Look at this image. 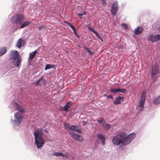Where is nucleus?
I'll use <instances>...</instances> for the list:
<instances>
[{
	"mask_svg": "<svg viewBox=\"0 0 160 160\" xmlns=\"http://www.w3.org/2000/svg\"><path fill=\"white\" fill-rule=\"evenodd\" d=\"M135 136V133L132 132L126 136V134L124 132L114 136L112 142L115 146L121 145L125 146L129 144Z\"/></svg>",
	"mask_w": 160,
	"mask_h": 160,
	"instance_id": "obj_1",
	"label": "nucleus"
},
{
	"mask_svg": "<svg viewBox=\"0 0 160 160\" xmlns=\"http://www.w3.org/2000/svg\"><path fill=\"white\" fill-rule=\"evenodd\" d=\"M12 105L18 112H17L14 114V120L12 119L11 123L13 127L16 129H18L20 127V123L22 121L23 116L22 113L25 109L18 104L16 99H14L12 102Z\"/></svg>",
	"mask_w": 160,
	"mask_h": 160,
	"instance_id": "obj_2",
	"label": "nucleus"
},
{
	"mask_svg": "<svg viewBox=\"0 0 160 160\" xmlns=\"http://www.w3.org/2000/svg\"><path fill=\"white\" fill-rule=\"evenodd\" d=\"M43 128H41L35 131L33 133L35 137V143L38 148L42 147L45 143L42 138L44 134L42 131Z\"/></svg>",
	"mask_w": 160,
	"mask_h": 160,
	"instance_id": "obj_3",
	"label": "nucleus"
},
{
	"mask_svg": "<svg viewBox=\"0 0 160 160\" xmlns=\"http://www.w3.org/2000/svg\"><path fill=\"white\" fill-rule=\"evenodd\" d=\"M10 59L14 66L17 67H19L21 63L22 59L18 52L17 50H13L10 54Z\"/></svg>",
	"mask_w": 160,
	"mask_h": 160,
	"instance_id": "obj_4",
	"label": "nucleus"
},
{
	"mask_svg": "<svg viewBox=\"0 0 160 160\" xmlns=\"http://www.w3.org/2000/svg\"><path fill=\"white\" fill-rule=\"evenodd\" d=\"M24 16L21 13H17L13 15L11 19V22L13 24L19 26L24 21Z\"/></svg>",
	"mask_w": 160,
	"mask_h": 160,
	"instance_id": "obj_5",
	"label": "nucleus"
},
{
	"mask_svg": "<svg viewBox=\"0 0 160 160\" xmlns=\"http://www.w3.org/2000/svg\"><path fill=\"white\" fill-rule=\"evenodd\" d=\"M118 3L117 1H115L112 4L110 12L113 16H115L118 11L119 6L118 5Z\"/></svg>",
	"mask_w": 160,
	"mask_h": 160,
	"instance_id": "obj_6",
	"label": "nucleus"
},
{
	"mask_svg": "<svg viewBox=\"0 0 160 160\" xmlns=\"http://www.w3.org/2000/svg\"><path fill=\"white\" fill-rule=\"evenodd\" d=\"M69 133L71 135L72 138H74L77 141L80 142H82L83 141V138L80 135L74 134L73 132L71 131H69Z\"/></svg>",
	"mask_w": 160,
	"mask_h": 160,
	"instance_id": "obj_7",
	"label": "nucleus"
},
{
	"mask_svg": "<svg viewBox=\"0 0 160 160\" xmlns=\"http://www.w3.org/2000/svg\"><path fill=\"white\" fill-rule=\"evenodd\" d=\"M110 91L113 94H115L118 92H122L126 94L127 92V90L125 88H110Z\"/></svg>",
	"mask_w": 160,
	"mask_h": 160,
	"instance_id": "obj_8",
	"label": "nucleus"
},
{
	"mask_svg": "<svg viewBox=\"0 0 160 160\" xmlns=\"http://www.w3.org/2000/svg\"><path fill=\"white\" fill-rule=\"evenodd\" d=\"M31 23V22L30 21H27L23 22L19 26H18L16 29L19 28L22 29L24 28L25 27L28 26Z\"/></svg>",
	"mask_w": 160,
	"mask_h": 160,
	"instance_id": "obj_9",
	"label": "nucleus"
},
{
	"mask_svg": "<svg viewBox=\"0 0 160 160\" xmlns=\"http://www.w3.org/2000/svg\"><path fill=\"white\" fill-rule=\"evenodd\" d=\"M159 72L158 68L156 66L153 65L152 68L151 76L152 77H154Z\"/></svg>",
	"mask_w": 160,
	"mask_h": 160,
	"instance_id": "obj_10",
	"label": "nucleus"
},
{
	"mask_svg": "<svg viewBox=\"0 0 160 160\" xmlns=\"http://www.w3.org/2000/svg\"><path fill=\"white\" fill-rule=\"evenodd\" d=\"M124 99L123 97L119 96L115 98L113 101V103L115 105H118L121 102V101Z\"/></svg>",
	"mask_w": 160,
	"mask_h": 160,
	"instance_id": "obj_11",
	"label": "nucleus"
},
{
	"mask_svg": "<svg viewBox=\"0 0 160 160\" xmlns=\"http://www.w3.org/2000/svg\"><path fill=\"white\" fill-rule=\"evenodd\" d=\"M97 136L99 139L102 140V145H105V141L106 140V138L104 136L102 135V134L99 133L97 134Z\"/></svg>",
	"mask_w": 160,
	"mask_h": 160,
	"instance_id": "obj_12",
	"label": "nucleus"
},
{
	"mask_svg": "<svg viewBox=\"0 0 160 160\" xmlns=\"http://www.w3.org/2000/svg\"><path fill=\"white\" fill-rule=\"evenodd\" d=\"M148 38L150 41L152 42H154L159 40V38L158 37L157 34L155 35H151L149 36Z\"/></svg>",
	"mask_w": 160,
	"mask_h": 160,
	"instance_id": "obj_13",
	"label": "nucleus"
},
{
	"mask_svg": "<svg viewBox=\"0 0 160 160\" xmlns=\"http://www.w3.org/2000/svg\"><path fill=\"white\" fill-rule=\"evenodd\" d=\"M72 104L70 101L68 102L61 109H63V111H68V109L72 107Z\"/></svg>",
	"mask_w": 160,
	"mask_h": 160,
	"instance_id": "obj_14",
	"label": "nucleus"
},
{
	"mask_svg": "<svg viewBox=\"0 0 160 160\" xmlns=\"http://www.w3.org/2000/svg\"><path fill=\"white\" fill-rule=\"evenodd\" d=\"M143 28L142 27H138L135 29L134 33L138 35H139L143 31Z\"/></svg>",
	"mask_w": 160,
	"mask_h": 160,
	"instance_id": "obj_15",
	"label": "nucleus"
},
{
	"mask_svg": "<svg viewBox=\"0 0 160 160\" xmlns=\"http://www.w3.org/2000/svg\"><path fill=\"white\" fill-rule=\"evenodd\" d=\"M38 53V51L37 50H35L32 53L29 54V58L31 60L33 59L36 56V54Z\"/></svg>",
	"mask_w": 160,
	"mask_h": 160,
	"instance_id": "obj_16",
	"label": "nucleus"
},
{
	"mask_svg": "<svg viewBox=\"0 0 160 160\" xmlns=\"http://www.w3.org/2000/svg\"><path fill=\"white\" fill-rule=\"evenodd\" d=\"M87 28L88 30L92 31L95 34L98 39H99L100 37H101L99 35L98 33L94 30V29L92 28L90 26H88L87 27Z\"/></svg>",
	"mask_w": 160,
	"mask_h": 160,
	"instance_id": "obj_17",
	"label": "nucleus"
},
{
	"mask_svg": "<svg viewBox=\"0 0 160 160\" xmlns=\"http://www.w3.org/2000/svg\"><path fill=\"white\" fill-rule=\"evenodd\" d=\"M7 51V49L6 47H0V57L5 53Z\"/></svg>",
	"mask_w": 160,
	"mask_h": 160,
	"instance_id": "obj_18",
	"label": "nucleus"
},
{
	"mask_svg": "<svg viewBox=\"0 0 160 160\" xmlns=\"http://www.w3.org/2000/svg\"><path fill=\"white\" fill-rule=\"evenodd\" d=\"M144 103V102L141 101H139V102L138 104V106L139 108L140 111H141L142 110V109L144 107L143 105Z\"/></svg>",
	"mask_w": 160,
	"mask_h": 160,
	"instance_id": "obj_19",
	"label": "nucleus"
},
{
	"mask_svg": "<svg viewBox=\"0 0 160 160\" xmlns=\"http://www.w3.org/2000/svg\"><path fill=\"white\" fill-rule=\"evenodd\" d=\"M153 104L155 105H158L160 103V95L155 98L153 100Z\"/></svg>",
	"mask_w": 160,
	"mask_h": 160,
	"instance_id": "obj_20",
	"label": "nucleus"
},
{
	"mask_svg": "<svg viewBox=\"0 0 160 160\" xmlns=\"http://www.w3.org/2000/svg\"><path fill=\"white\" fill-rule=\"evenodd\" d=\"M55 67V65L54 64H47L45 68V70L46 71L47 70L51 69L52 68H54Z\"/></svg>",
	"mask_w": 160,
	"mask_h": 160,
	"instance_id": "obj_21",
	"label": "nucleus"
},
{
	"mask_svg": "<svg viewBox=\"0 0 160 160\" xmlns=\"http://www.w3.org/2000/svg\"><path fill=\"white\" fill-rule=\"evenodd\" d=\"M41 80H42V81H44V82L46 81L45 79H43L42 77H41L38 80L34 82L35 85L37 86L40 85L41 84L39 83V82Z\"/></svg>",
	"mask_w": 160,
	"mask_h": 160,
	"instance_id": "obj_22",
	"label": "nucleus"
},
{
	"mask_svg": "<svg viewBox=\"0 0 160 160\" xmlns=\"http://www.w3.org/2000/svg\"><path fill=\"white\" fill-rule=\"evenodd\" d=\"M53 155L56 156H60L65 157V155L61 152H54Z\"/></svg>",
	"mask_w": 160,
	"mask_h": 160,
	"instance_id": "obj_23",
	"label": "nucleus"
},
{
	"mask_svg": "<svg viewBox=\"0 0 160 160\" xmlns=\"http://www.w3.org/2000/svg\"><path fill=\"white\" fill-rule=\"evenodd\" d=\"M22 43V39H19L17 42L16 46L17 47L20 48L21 47Z\"/></svg>",
	"mask_w": 160,
	"mask_h": 160,
	"instance_id": "obj_24",
	"label": "nucleus"
},
{
	"mask_svg": "<svg viewBox=\"0 0 160 160\" xmlns=\"http://www.w3.org/2000/svg\"><path fill=\"white\" fill-rule=\"evenodd\" d=\"M83 48L90 55H91L93 54V52H92L89 48L85 46H84L83 47Z\"/></svg>",
	"mask_w": 160,
	"mask_h": 160,
	"instance_id": "obj_25",
	"label": "nucleus"
},
{
	"mask_svg": "<svg viewBox=\"0 0 160 160\" xmlns=\"http://www.w3.org/2000/svg\"><path fill=\"white\" fill-rule=\"evenodd\" d=\"M103 126L104 127V128L107 129L108 130L111 127V125L110 124L106 123L105 124H104L103 125Z\"/></svg>",
	"mask_w": 160,
	"mask_h": 160,
	"instance_id": "obj_26",
	"label": "nucleus"
},
{
	"mask_svg": "<svg viewBox=\"0 0 160 160\" xmlns=\"http://www.w3.org/2000/svg\"><path fill=\"white\" fill-rule=\"evenodd\" d=\"M75 131L80 133L82 132V131L81 128L77 126H76V127L75 128Z\"/></svg>",
	"mask_w": 160,
	"mask_h": 160,
	"instance_id": "obj_27",
	"label": "nucleus"
},
{
	"mask_svg": "<svg viewBox=\"0 0 160 160\" xmlns=\"http://www.w3.org/2000/svg\"><path fill=\"white\" fill-rule=\"evenodd\" d=\"M64 126L66 128L67 130L68 131L70 125L68 123H64Z\"/></svg>",
	"mask_w": 160,
	"mask_h": 160,
	"instance_id": "obj_28",
	"label": "nucleus"
},
{
	"mask_svg": "<svg viewBox=\"0 0 160 160\" xmlns=\"http://www.w3.org/2000/svg\"><path fill=\"white\" fill-rule=\"evenodd\" d=\"M145 96L144 95L142 94L139 101L145 102Z\"/></svg>",
	"mask_w": 160,
	"mask_h": 160,
	"instance_id": "obj_29",
	"label": "nucleus"
},
{
	"mask_svg": "<svg viewBox=\"0 0 160 160\" xmlns=\"http://www.w3.org/2000/svg\"><path fill=\"white\" fill-rule=\"evenodd\" d=\"M104 121V119L103 118H100V119L98 120L97 121L98 122L101 124L103 123Z\"/></svg>",
	"mask_w": 160,
	"mask_h": 160,
	"instance_id": "obj_30",
	"label": "nucleus"
},
{
	"mask_svg": "<svg viewBox=\"0 0 160 160\" xmlns=\"http://www.w3.org/2000/svg\"><path fill=\"white\" fill-rule=\"evenodd\" d=\"M121 26L122 28H124L125 30H126L128 28V27L127 24L126 23H123L121 24Z\"/></svg>",
	"mask_w": 160,
	"mask_h": 160,
	"instance_id": "obj_31",
	"label": "nucleus"
},
{
	"mask_svg": "<svg viewBox=\"0 0 160 160\" xmlns=\"http://www.w3.org/2000/svg\"><path fill=\"white\" fill-rule=\"evenodd\" d=\"M73 32L74 34L78 38H79L80 37V36L78 34L77 32V29H75L73 30Z\"/></svg>",
	"mask_w": 160,
	"mask_h": 160,
	"instance_id": "obj_32",
	"label": "nucleus"
},
{
	"mask_svg": "<svg viewBox=\"0 0 160 160\" xmlns=\"http://www.w3.org/2000/svg\"><path fill=\"white\" fill-rule=\"evenodd\" d=\"M76 127V126L72 125L70 126L69 127V130H74L75 128Z\"/></svg>",
	"mask_w": 160,
	"mask_h": 160,
	"instance_id": "obj_33",
	"label": "nucleus"
},
{
	"mask_svg": "<svg viewBox=\"0 0 160 160\" xmlns=\"http://www.w3.org/2000/svg\"><path fill=\"white\" fill-rule=\"evenodd\" d=\"M117 48L119 50L121 49L122 51H123L124 50V49L123 48V46L122 45H120L118 46L117 47Z\"/></svg>",
	"mask_w": 160,
	"mask_h": 160,
	"instance_id": "obj_34",
	"label": "nucleus"
},
{
	"mask_svg": "<svg viewBox=\"0 0 160 160\" xmlns=\"http://www.w3.org/2000/svg\"><path fill=\"white\" fill-rule=\"evenodd\" d=\"M70 24V25L69 26L73 30V31L76 29V28L74 25H72L71 23Z\"/></svg>",
	"mask_w": 160,
	"mask_h": 160,
	"instance_id": "obj_35",
	"label": "nucleus"
},
{
	"mask_svg": "<svg viewBox=\"0 0 160 160\" xmlns=\"http://www.w3.org/2000/svg\"><path fill=\"white\" fill-rule=\"evenodd\" d=\"M102 5L103 6H106V2L104 0H103L102 2Z\"/></svg>",
	"mask_w": 160,
	"mask_h": 160,
	"instance_id": "obj_36",
	"label": "nucleus"
},
{
	"mask_svg": "<svg viewBox=\"0 0 160 160\" xmlns=\"http://www.w3.org/2000/svg\"><path fill=\"white\" fill-rule=\"evenodd\" d=\"M107 98H110L111 99H113V96L111 95H108Z\"/></svg>",
	"mask_w": 160,
	"mask_h": 160,
	"instance_id": "obj_37",
	"label": "nucleus"
},
{
	"mask_svg": "<svg viewBox=\"0 0 160 160\" xmlns=\"http://www.w3.org/2000/svg\"><path fill=\"white\" fill-rule=\"evenodd\" d=\"M78 16H79V18L80 19H81L82 18V14L81 13H79L78 14Z\"/></svg>",
	"mask_w": 160,
	"mask_h": 160,
	"instance_id": "obj_38",
	"label": "nucleus"
},
{
	"mask_svg": "<svg viewBox=\"0 0 160 160\" xmlns=\"http://www.w3.org/2000/svg\"><path fill=\"white\" fill-rule=\"evenodd\" d=\"M82 124L83 125H85L86 124H87L88 123V122L87 121H83L82 122Z\"/></svg>",
	"mask_w": 160,
	"mask_h": 160,
	"instance_id": "obj_39",
	"label": "nucleus"
},
{
	"mask_svg": "<svg viewBox=\"0 0 160 160\" xmlns=\"http://www.w3.org/2000/svg\"><path fill=\"white\" fill-rule=\"evenodd\" d=\"M64 22L66 24H67V25H68V26H69L71 24L70 23L68 22V21H64Z\"/></svg>",
	"mask_w": 160,
	"mask_h": 160,
	"instance_id": "obj_40",
	"label": "nucleus"
},
{
	"mask_svg": "<svg viewBox=\"0 0 160 160\" xmlns=\"http://www.w3.org/2000/svg\"><path fill=\"white\" fill-rule=\"evenodd\" d=\"M8 70H7V69H6V70L5 71V72H4V71H3V74H5L6 73V72H8Z\"/></svg>",
	"mask_w": 160,
	"mask_h": 160,
	"instance_id": "obj_41",
	"label": "nucleus"
},
{
	"mask_svg": "<svg viewBox=\"0 0 160 160\" xmlns=\"http://www.w3.org/2000/svg\"><path fill=\"white\" fill-rule=\"evenodd\" d=\"M44 131L46 133H48V130H47V129H45L44 130Z\"/></svg>",
	"mask_w": 160,
	"mask_h": 160,
	"instance_id": "obj_42",
	"label": "nucleus"
},
{
	"mask_svg": "<svg viewBox=\"0 0 160 160\" xmlns=\"http://www.w3.org/2000/svg\"><path fill=\"white\" fill-rule=\"evenodd\" d=\"M43 27V26H40L39 27V30H42V28Z\"/></svg>",
	"mask_w": 160,
	"mask_h": 160,
	"instance_id": "obj_43",
	"label": "nucleus"
},
{
	"mask_svg": "<svg viewBox=\"0 0 160 160\" xmlns=\"http://www.w3.org/2000/svg\"><path fill=\"white\" fill-rule=\"evenodd\" d=\"M82 15H86V12L85 11H84L83 12V13H82Z\"/></svg>",
	"mask_w": 160,
	"mask_h": 160,
	"instance_id": "obj_44",
	"label": "nucleus"
},
{
	"mask_svg": "<svg viewBox=\"0 0 160 160\" xmlns=\"http://www.w3.org/2000/svg\"><path fill=\"white\" fill-rule=\"evenodd\" d=\"M99 39L102 42H103V39H102V38L101 37H100V38Z\"/></svg>",
	"mask_w": 160,
	"mask_h": 160,
	"instance_id": "obj_45",
	"label": "nucleus"
},
{
	"mask_svg": "<svg viewBox=\"0 0 160 160\" xmlns=\"http://www.w3.org/2000/svg\"><path fill=\"white\" fill-rule=\"evenodd\" d=\"M157 35L158 36V38H159V39H160V34H157Z\"/></svg>",
	"mask_w": 160,
	"mask_h": 160,
	"instance_id": "obj_46",
	"label": "nucleus"
},
{
	"mask_svg": "<svg viewBox=\"0 0 160 160\" xmlns=\"http://www.w3.org/2000/svg\"><path fill=\"white\" fill-rule=\"evenodd\" d=\"M107 94H103V96H105V97H107Z\"/></svg>",
	"mask_w": 160,
	"mask_h": 160,
	"instance_id": "obj_47",
	"label": "nucleus"
},
{
	"mask_svg": "<svg viewBox=\"0 0 160 160\" xmlns=\"http://www.w3.org/2000/svg\"><path fill=\"white\" fill-rule=\"evenodd\" d=\"M158 31L159 32H160V27L158 28Z\"/></svg>",
	"mask_w": 160,
	"mask_h": 160,
	"instance_id": "obj_48",
	"label": "nucleus"
}]
</instances>
